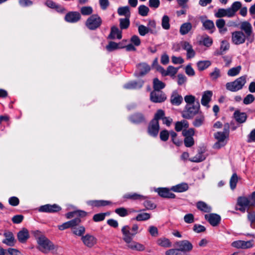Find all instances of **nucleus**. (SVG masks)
<instances>
[{"instance_id":"obj_6","label":"nucleus","mask_w":255,"mask_h":255,"mask_svg":"<svg viewBox=\"0 0 255 255\" xmlns=\"http://www.w3.org/2000/svg\"><path fill=\"white\" fill-rule=\"evenodd\" d=\"M240 29L245 32L248 41L250 43L253 42L254 40V34L251 24L247 21H243L241 23Z\"/></svg>"},{"instance_id":"obj_16","label":"nucleus","mask_w":255,"mask_h":255,"mask_svg":"<svg viewBox=\"0 0 255 255\" xmlns=\"http://www.w3.org/2000/svg\"><path fill=\"white\" fill-rule=\"evenodd\" d=\"M81 240L85 246L90 248L95 245L97 242V239L94 236L88 234L82 236Z\"/></svg>"},{"instance_id":"obj_11","label":"nucleus","mask_w":255,"mask_h":255,"mask_svg":"<svg viewBox=\"0 0 255 255\" xmlns=\"http://www.w3.org/2000/svg\"><path fill=\"white\" fill-rule=\"evenodd\" d=\"M159 128V122L151 120L148 126L147 132L151 136L156 137L158 134Z\"/></svg>"},{"instance_id":"obj_61","label":"nucleus","mask_w":255,"mask_h":255,"mask_svg":"<svg viewBox=\"0 0 255 255\" xmlns=\"http://www.w3.org/2000/svg\"><path fill=\"white\" fill-rule=\"evenodd\" d=\"M143 205L146 210H153L156 207V205L149 200H146L143 203Z\"/></svg>"},{"instance_id":"obj_30","label":"nucleus","mask_w":255,"mask_h":255,"mask_svg":"<svg viewBox=\"0 0 255 255\" xmlns=\"http://www.w3.org/2000/svg\"><path fill=\"white\" fill-rule=\"evenodd\" d=\"M189 189V186L186 183H181L175 186H173L171 188V190L175 192H185Z\"/></svg>"},{"instance_id":"obj_42","label":"nucleus","mask_w":255,"mask_h":255,"mask_svg":"<svg viewBox=\"0 0 255 255\" xmlns=\"http://www.w3.org/2000/svg\"><path fill=\"white\" fill-rule=\"evenodd\" d=\"M85 228L83 226L78 227H75L72 229V231L73 234L81 237L84 236L83 235L85 234Z\"/></svg>"},{"instance_id":"obj_22","label":"nucleus","mask_w":255,"mask_h":255,"mask_svg":"<svg viewBox=\"0 0 255 255\" xmlns=\"http://www.w3.org/2000/svg\"><path fill=\"white\" fill-rule=\"evenodd\" d=\"M158 195L163 198H175V195L171 193L169 189L166 188H158L156 190Z\"/></svg>"},{"instance_id":"obj_25","label":"nucleus","mask_w":255,"mask_h":255,"mask_svg":"<svg viewBox=\"0 0 255 255\" xmlns=\"http://www.w3.org/2000/svg\"><path fill=\"white\" fill-rule=\"evenodd\" d=\"M143 83V80H139L138 81H133L124 85V88L127 89H140L142 87Z\"/></svg>"},{"instance_id":"obj_47","label":"nucleus","mask_w":255,"mask_h":255,"mask_svg":"<svg viewBox=\"0 0 255 255\" xmlns=\"http://www.w3.org/2000/svg\"><path fill=\"white\" fill-rule=\"evenodd\" d=\"M226 22L225 20L223 19H218L216 21V24L217 27L219 29L220 32L222 33V31H226L227 28H225L223 29L225 25Z\"/></svg>"},{"instance_id":"obj_19","label":"nucleus","mask_w":255,"mask_h":255,"mask_svg":"<svg viewBox=\"0 0 255 255\" xmlns=\"http://www.w3.org/2000/svg\"><path fill=\"white\" fill-rule=\"evenodd\" d=\"M122 232L123 234V240L127 244L131 243L134 235L131 231L130 232L129 226H124L122 229Z\"/></svg>"},{"instance_id":"obj_63","label":"nucleus","mask_w":255,"mask_h":255,"mask_svg":"<svg viewBox=\"0 0 255 255\" xmlns=\"http://www.w3.org/2000/svg\"><path fill=\"white\" fill-rule=\"evenodd\" d=\"M255 97L252 94H248L244 99L243 103L245 105H249L253 103L255 100Z\"/></svg>"},{"instance_id":"obj_54","label":"nucleus","mask_w":255,"mask_h":255,"mask_svg":"<svg viewBox=\"0 0 255 255\" xmlns=\"http://www.w3.org/2000/svg\"><path fill=\"white\" fill-rule=\"evenodd\" d=\"M138 13L142 16H145L147 15L149 11L148 7L144 5H140L138 7Z\"/></svg>"},{"instance_id":"obj_36","label":"nucleus","mask_w":255,"mask_h":255,"mask_svg":"<svg viewBox=\"0 0 255 255\" xmlns=\"http://www.w3.org/2000/svg\"><path fill=\"white\" fill-rule=\"evenodd\" d=\"M234 115L235 119L238 123H243L247 120V116L245 113H240L237 111L235 112Z\"/></svg>"},{"instance_id":"obj_51","label":"nucleus","mask_w":255,"mask_h":255,"mask_svg":"<svg viewBox=\"0 0 255 255\" xmlns=\"http://www.w3.org/2000/svg\"><path fill=\"white\" fill-rule=\"evenodd\" d=\"M241 70V66H238L229 69L228 71V75L229 76H235L239 74Z\"/></svg>"},{"instance_id":"obj_56","label":"nucleus","mask_w":255,"mask_h":255,"mask_svg":"<svg viewBox=\"0 0 255 255\" xmlns=\"http://www.w3.org/2000/svg\"><path fill=\"white\" fill-rule=\"evenodd\" d=\"M170 135V131L169 132L166 129L161 130L159 133V137L161 140L163 141H166Z\"/></svg>"},{"instance_id":"obj_29","label":"nucleus","mask_w":255,"mask_h":255,"mask_svg":"<svg viewBox=\"0 0 255 255\" xmlns=\"http://www.w3.org/2000/svg\"><path fill=\"white\" fill-rule=\"evenodd\" d=\"M213 93L211 91H206L204 92L202 99L201 104L204 106H208V104L211 100Z\"/></svg>"},{"instance_id":"obj_35","label":"nucleus","mask_w":255,"mask_h":255,"mask_svg":"<svg viewBox=\"0 0 255 255\" xmlns=\"http://www.w3.org/2000/svg\"><path fill=\"white\" fill-rule=\"evenodd\" d=\"M165 84L160 81L157 78H155L153 80V91H161V89L164 88Z\"/></svg>"},{"instance_id":"obj_14","label":"nucleus","mask_w":255,"mask_h":255,"mask_svg":"<svg viewBox=\"0 0 255 255\" xmlns=\"http://www.w3.org/2000/svg\"><path fill=\"white\" fill-rule=\"evenodd\" d=\"M61 210V207L56 204L53 205L46 204L40 206L39 208V212L46 213L58 212Z\"/></svg>"},{"instance_id":"obj_46","label":"nucleus","mask_w":255,"mask_h":255,"mask_svg":"<svg viewBox=\"0 0 255 255\" xmlns=\"http://www.w3.org/2000/svg\"><path fill=\"white\" fill-rule=\"evenodd\" d=\"M165 112L163 110L159 109L157 110L156 112L154 114V118L152 120L155 122H159V120H162V121L165 117Z\"/></svg>"},{"instance_id":"obj_43","label":"nucleus","mask_w":255,"mask_h":255,"mask_svg":"<svg viewBox=\"0 0 255 255\" xmlns=\"http://www.w3.org/2000/svg\"><path fill=\"white\" fill-rule=\"evenodd\" d=\"M120 43H117L116 42L113 41H110L109 42V44L106 46V49L109 51L111 52L114 50L122 48L123 47L120 46Z\"/></svg>"},{"instance_id":"obj_59","label":"nucleus","mask_w":255,"mask_h":255,"mask_svg":"<svg viewBox=\"0 0 255 255\" xmlns=\"http://www.w3.org/2000/svg\"><path fill=\"white\" fill-rule=\"evenodd\" d=\"M106 215V213H102L96 214L94 215L93 219L96 222H100L104 220V219H105Z\"/></svg>"},{"instance_id":"obj_10","label":"nucleus","mask_w":255,"mask_h":255,"mask_svg":"<svg viewBox=\"0 0 255 255\" xmlns=\"http://www.w3.org/2000/svg\"><path fill=\"white\" fill-rule=\"evenodd\" d=\"M247 36L242 31H236L232 33V41L236 45L244 43Z\"/></svg>"},{"instance_id":"obj_57","label":"nucleus","mask_w":255,"mask_h":255,"mask_svg":"<svg viewBox=\"0 0 255 255\" xmlns=\"http://www.w3.org/2000/svg\"><path fill=\"white\" fill-rule=\"evenodd\" d=\"M184 101L186 103V105H193L196 103V98L195 97L191 95H186L184 97Z\"/></svg>"},{"instance_id":"obj_38","label":"nucleus","mask_w":255,"mask_h":255,"mask_svg":"<svg viewBox=\"0 0 255 255\" xmlns=\"http://www.w3.org/2000/svg\"><path fill=\"white\" fill-rule=\"evenodd\" d=\"M203 26L205 29L210 30V32L212 33L215 29L214 23L211 20L207 19L206 20H202Z\"/></svg>"},{"instance_id":"obj_12","label":"nucleus","mask_w":255,"mask_h":255,"mask_svg":"<svg viewBox=\"0 0 255 255\" xmlns=\"http://www.w3.org/2000/svg\"><path fill=\"white\" fill-rule=\"evenodd\" d=\"M254 240L248 241L238 240L233 242L231 246L237 249H247L252 248L254 246Z\"/></svg>"},{"instance_id":"obj_32","label":"nucleus","mask_w":255,"mask_h":255,"mask_svg":"<svg viewBox=\"0 0 255 255\" xmlns=\"http://www.w3.org/2000/svg\"><path fill=\"white\" fill-rule=\"evenodd\" d=\"M188 127V122L184 120L177 122L175 124V129L177 132L181 131L183 128H187Z\"/></svg>"},{"instance_id":"obj_20","label":"nucleus","mask_w":255,"mask_h":255,"mask_svg":"<svg viewBox=\"0 0 255 255\" xmlns=\"http://www.w3.org/2000/svg\"><path fill=\"white\" fill-rule=\"evenodd\" d=\"M205 219L214 227L217 226L219 225L221 221V217L219 215L216 214H210L209 215L206 214L205 215Z\"/></svg>"},{"instance_id":"obj_60","label":"nucleus","mask_w":255,"mask_h":255,"mask_svg":"<svg viewBox=\"0 0 255 255\" xmlns=\"http://www.w3.org/2000/svg\"><path fill=\"white\" fill-rule=\"evenodd\" d=\"M115 212L121 217H125L128 215V212L127 210L124 208H119L115 210Z\"/></svg>"},{"instance_id":"obj_13","label":"nucleus","mask_w":255,"mask_h":255,"mask_svg":"<svg viewBox=\"0 0 255 255\" xmlns=\"http://www.w3.org/2000/svg\"><path fill=\"white\" fill-rule=\"evenodd\" d=\"M128 119L130 122L136 125L140 124L146 122L144 115L139 112H136L131 115Z\"/></svg>"},{"instance_id":"obj_4","label":"nucleus","mask_w":255,"mask_h":255,"mask_svg":"<svg viewBox=\"0 0 255 255\" xmlns=\"http://www.w3.org/2000/svg\"><path fill=\"white\" fill-rule=\"evenodd\" d=\"M102 23V20L97 14L90 16L85 22L86 26L91 30H95L99 28Z\"/></svg>"},{"instance_id":"obj_23","label":"nucleus","mask_w":255,"mask_h":255,"mask_svg":"<svg viewBox=\"0 0 255 255\" xmlns=\"http://www.w3.org/2000/svg\"><path fill=\"white\" fill-rule=\"evenodd\" d=\"M116 37L118 39H121L122 38V32L121 29H119L116 26H113L111 28V32L108 36V38L114 39Z\"/></svg>"},{"instance_id":"obj_2","label":"nucleus","mask_w":255,"mask_h":255,"mask_svg":"<svg viewBox=\"0 0 255 255\" xmlns=\"http://www.w3.org/2000/svg\"><path fill=\"white\" fill-rule=\"evenodd\" d=\"M247 82V76H242L233 82H228L226 84V89L231 92H237L241 90Z\"/></svg>"},{"instance_id":"obj_45","label":"nucleus","mask_w":255,"mask_h":255,"mask_svg":"<svg viewBox=\"0 0 255 255\" xmlns=\"http://www.w3.org/2000/svg\"><path fill=\"white\" fill-rule=\"evenodd\" d=\"M170 135L171 136V140L174 144L178 146L182 145V141L177 137V134L175 131L173 130L170 131Z\"/></svg>"},{"instance_id":"obj_62","label":"nucleus","mask_w":255,"mask_h":255,"mask_svg":"<svg viewBox=\"0 0 255 255\" xmlns=\"http://www.w3.org/2000/svg\"><path fill=\"white\" fill-rule=\"evenodd\" d=\"M178 68H175L172 66H169L167 68L168 75L170 76L171 77L174 76L178 72Z\"/></svg>"},{"instance_id":"obj_1","label":"nucleus","mask_w":255,"mask_h":255,"mask_svg":"<svg viewBox=\"0 0 255 255\" xmlns=\"http://www.w3.org/2000/svg\"><path fill=\"white\" fill-rule=\"evenodd\" d=\"M200 103L197 101L193 105H186L182 112V117L186 119H192L200 111Z\"/></svg>"},{"instance_id":"obj_28","label":"nucleus","mask_w":255,"mask_h":255,"mask_svg":"<svg viewBox=\"0 0 255 255\" xmlns=\"http://www.w3.org/2000/svg\"><path fill=\"white\" fill-rule=\"evenodd\" d=\"M123 198L131 200H142L146 198V197L137 194L136 193H128L123 196Z\"/></svg>"},{"instance_id":"obj_24","label":"nucleus","mask_w":255,"mask_h":255,"mask_svg":"<svg viewBox=\"0 0 255 255\" xmlns=\"http://www.w3.org/2000/svg\"><path fill=\"white\" fill-rule=\"evenodd\" d=\"M3 236L5 239L2 241V243L8 246H13L14 244V237L12 232L9 231L5 232L4 233Z\"/></svg>"},{"instance_id":"obj_48","label":"nucleus","mask_w":255,"mask_h":255,"mask_svg":"<svg viewBox=\"0 0 255 255\" xmlns=\"http://www.w3.org/2000/svg\"><path fill=\"white\" fill-rule=\"evenodd\" d=\"M161 25L163 29L168 30L170 25L169 24V17L166 15H164L162 18Z\"/></svg>"},{"instance_id":"obj_41","label":"nucleus","mask_w":255,"mask_h":255,"mask_svg":"<svg viewBox=\"0 0 255 255\" xmlns=\"http://www.w3.org/2000/svg\"><path fill=\"white\" fill-rule=\"evenodd\" d=\"M120 27L121 30L127 29L130 24L129 18H123L119 19Z\"/></svg>"},{"instance_id":"obj_27","label":"nucleus","mask_w":255,"mask_h":255,"mask_svg":"<svg viewBox=\"0 0 255 255\" xmlns=\"http://www.w3.org/2000/svg\"><path fill=\"white\" fill-rule=\"evenodd\" d=\"M17 236L19 242L24 243L29 237L28 231L25 228H23L17 233Z\"/></svg>"},{"instance_id":"obj_64","label":"nucleus","mask_w":255,"mask_h":255,"mask_svg":"<svg viewBox=\"0 0 255 255\" xmlns=\"http://www.w3.org/2000/svg\"><path fill=\"white\" fill-rule=\"evenodd\" d=\"M166 255H182L181 252L178 249H170L165 253Z\"/></svg>"},{"instance_id":"obj_49","label":"nucleus","mask_w":255,"mask_h":255,"mask_svg":"<svg viewBox=\"0 0 255 255\" xmlns=\"http://www.w3.org/2000/svg\"><path fill=\"white\" fill-rule=\"evenodd\" d=\"M238 181V177L237 174L234 173L230 180V186L232 190H234L236 187L237 183Z\"/></svg>"},{"instance_id":"obj_5","label":"nucleus","mask_w":255,"mask_h":255,"mask_svg":"<svg viewBox=\"0 0 255 255\" xmlns=\"http://www.w3.org/2000/svg\"><path fill=\"white\" fill-rule=\"evenodd\" d=\"M237 204L240 207L251 208L255 206V191L248 197L240 196L238 198Z\"/></svg>"},{"instance_id":"obj_31","label":"nucleus","mask_w":255,"mask_h":255,"mask_svg":"<svg viewBox=\"0 0 255 255\" xmlns=\"http://www.w3.org/2000/svg\"><path fill=\"white\" fill-rule=\"evenodd\" d=\"M197 209L205 213H210L212 208L203 201H198L196 204Z\"/></svg>"},{"instance_id":"obj_33","label":"nucleus","mask_w":255,"mask_h":255,"mask_svg":"<svg viewBox=\"0 0 255 255\" xmlns=\"http://www.w3.org/2000/svg\"><path fill=\"white\" fill-rule=\"evenodd\" d=\"M117 11L119 15L125 16V18H130V12L128 6L119 7Z\"/></svg>"},{"instance_id":"obj_17","label":"nucleus","mask_w":255,"mask_h":255,"mask_svg":"<svg viewBox=\"0 0 255 255\" xmlns=\"http://www.w3.org/2000/svg\"><path fill=\"white\" fill-rule=\"evenodd\" d=\"M176 246L180 252H189L192 250L193 246L187 240H183L176 243Z\"/></svg>"},{"instance_id":"obj_18","label":"nucleus","mask_w":255,"mask_h":255,"mask_svg":"<svg viewBox=\"0 0 255 255\" xmlns=\"http://www.w3.org/2000/svg\"><path fill=\"white\" fill-rule=\"evenodd\" d=\"M81 15L77 11H70L65 16L64 19L69 23H76L81 19Z\"/></svg>"},{"instance_id":"obj_8","label":"nucleus","mask_w":255,"mask_h":255,"mask_svg":"<svg viewBox=\"0 0 255 255\" xmlns=\"http://www.w3.org/2000/svg\"><path fill=\"white\" fill-rule=\"evenodd\" d=\"M214 137L217 141L214 144L213 147L215 149H219L225 145L226 142L225 140L229 136L222 131H218L214 134Z\"/></svg>"},{"instance_id":"obj_50","label":"nucleus","mask_w":255,"mask_h":255,"mask_svg":"<svg viewBox=\"0 0 255 255\" xmlns=\"http://www.w3.org/2000/svg\"><path fill=\"white\" fill-rule=\"evenodd\" d=\"M204 120L205 118L203 115L198 116L194 121L193 125L195 127H199L203 124Z\"/></svg>"},{"instance_id":"obj_52","label":"nucleus","mask_w":255,"mask_h":255,"mask_svg":"<svg viewBox=\"0 0 255 255\" xmlns=\"http://www.w3.org/2000/svg\"><path fill=\"white\" fill-rule=\"evenodd\" d=\"M93 10L91 6H83L81 8L80 12L83 15H89L93 13Z\"/></svg>"},{"instance_id":"obj_21","label":"nucleus","mask_w":255,"mask_h":255,"mask_svg":"<svg viewBox=\"0 0 255 255\" xmlns=\"http://www.w3.org/2000/svg\"><path fill=\"white\" fill-rule=\"evenodd\" d=\"M170 101L172 105L179 106L182 103L183 98L177 91L175 90L171 95Z\"/></svg>"},{"instance_id":"obj_9","label":"nucleus","mask_w":255,"mask_h":255,"mask_svg":"<svg viewBox=\"0 0 255 255\" xmlns=\"http://www.w3.org/2000/svg\"><path fill=\"white\" fill-rule=\"evenodd\" d=\"M150 99L153 103H162L166 100V96L161 91H152L150 94Z\"/></svg>"},{"instance_id":"obj_34","label":"nucleus","mask_w":255,"mask_h":255,"mask_svg":"<svg viewBox=\"0 0 255 255\" xmlns=\"http://www.w3.org/2000/svg\"><path fill=\"white\" fill-rule=\"evenodd\" d=\"M128 244V247L132 250L141 252L145 249V247L143 245L137 242H133Z\"/></svg>"},{"instance_id":"obj_39","label":"nucleus","mask_w":255,"mask_h":255,"mask_svg":"<svg viewBox=\"0 0 255 255\" xmlns=\"http://www.w3.org/2000/svg\"><path fill=\"white\" fill-rule=\"evenodd\" d=\"M192 25L190 22H185L182 24L180 28V33L184 35L187 34L192 29Z\"/></svg>"},{"instance_id":"obj_53","label":"nucleus","mask_w":255,"mask_h":255,"mask_svg":"<svg viewBox=\"0 0 255 255\" xmlns=\"http://www.w3.org/2000/svg\"><path fill=\"white\" fill-rule=\"evenodd\" d=\"M149 31H152L151 29H148L147 27L143 25H140L138 27V31L140 35L144 36L148 33H149Z\"/></svg>"},{"instance_id":"obj_15","label":"nucleus","mask_w":255,"mask_h":255,"mask_svg":"<svg viewBox=\"0 0 255 255\" xmlns=\"http://www.w3.org/2000/svg\"><path fill=\"white\" fill-rule=\"evenodd\" d=\"M81 222V220L80 218H76L69 221L64 223L62 225H59L58 228V229L61 231H63L69 228H71L72 229L73 228L79 225Z\"/></svg>"},{"instance_id":"obj_37","label":"nucleus","mask_w":255,"mask_h":255,"mask_svg":"<svg viewBox=\"0 0 255 255\" xmlns=\"http://www.w3.org/2000/svg\"><path fill=\"white\" fill-rule=\"evenodd\" d=\"M157 244L163 248H170L172 246L171 242L169 239L166 238H161L158 239L156 241Z\"/></svg>"},{"instance_id":"obj_58","label":"nucleus","mask_w":255,"mask_h":255,"mask_svg":"<svg viewBox=\"0 0 255 255\" xmlns=\"http://www.w3.org/2000/svg\"><path fill=\"white\" fill-rule=\"evenodd\" d=\"M150 218L149 214L147 213H143L139 214L136 217L135 219L138 221H145L147 220Z\"/></svg>"},{"instance_id":"obj_40","label":"nucleus","mask_w":255,"mask_h":255,"mask_svg":"<svg viewBox=\"0 0 255 255\" xmlns=\"http://www.w3.org/2000/svg\"><path fill=\"white\" fill-rule=\"evenodd\" d=\"M211 64V62L209 60L200 61L197 63L199 71L204 70L209 67Z\"/></svg>"},{"instance_id":"obj_44","label":"nucleus","mask_w":255,"mask_h":255,"mask_svg":"<svg viewBox=\"0 0 255 255\" xmlns=\"http://www.w3.org/2000/svg\"><path fill=\"white\" fill-rule=\"evenodd\" d=\"M247 219L250 223V226L255 229V212L248 211Z\"/></svg>"},{"instance_id":"obj_3","label":"nucleus","mask_w":255,"mask_h":255,"mask_svg":"<svg viewBox=\"0 0 255 255\" xmlns=\"http://www.w3.org/2000/svg\"><path fill=\"white\" fill-rule=\"evenodd\" d=\"M37 244V249L44 254L48 253L54 249V245L45 236L39 238Z\"/></svg>"},{"instance_id":"obj_26","label":"nucleus","mask_w":255,"mask_h":255,"mask_svg":"<svg viewBox=\"0 0 255 255\" xmlns=\"http://www.w3.org/2000/svg\"><path fill=\"white\" fill-rule=\"evenodd\" d=\"M88 205L92 207H100L109 205L111 204V202L106 200H89L87 202Z\"/></svg>"},{"instance_id":"obj_55","label":"nucleus","mask_w":255,"mask_h":255,"mask_svg":"<svg viewBox=\"0 0 255 255\" xmlns=\"http://www.w3.org/2000/svg\"><path fill=\"white\" fill-rule=\"evenodd\" d=\"M147 28L148 29H151V30H153V31H149V33L153 34H157V32L156 29V22L154 20H149L148 23Z\"/></svg>"},{"instance_id":"obj_7","label":"nucleus","mask_w":255,"mask_h":255,"mask_svg":"<svg viewBox=\"0 0 255 255\" xmlns=\"http://www.w3.org/2000/svg\"><path fill=\"white\" fill-rule=\"evenodd\" d=\"M136 70L134 74L136 77H141L145 76L150 70V66L145 62L136 65Z\"/></svg>"}]
</instances>
